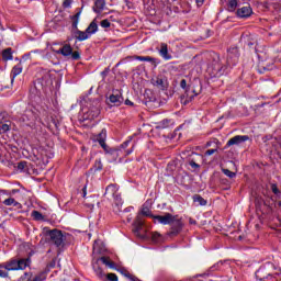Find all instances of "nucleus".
<instances>
[{"instance_id":"obj_1","label":"nucleus","mask_w":281,"mask_h":281,"mask_svg":"<svg viewBox=\"0 0 281 281\" xmlns=\"http://www.w3.org/2000/svg\"><path fill=\"white\" fill-rule=\"evenodd\" d=\"M154 221L155 223H160V225H171V234H179L183 227L179 216H172L170 213L154 216Z\"/></svg>"},{"instance_id":"obj_2","label":"nucleus","mask_w":281,"mask_h":281,"mask_svg":"<svg viewBox=\"0 0 281 281\" xmlns=\"http://www.w3.org/2000/svg\"><path fill=\"white\" fill-rule=\"evenodd\" d=\"M100 100L94 99L88 102V108L82 109L83 120H95L100 115Z\"/></svg>"},{"instance_id":"obj_3","label":"nucleus","mask_w":281,"mask_h":281,"mask_svg":"<svg viewBox=\"0 0 281 281\" xmlns=\"http://www.w3.org/2000/svg\"><path fill=\"white\" fill-rule=\"evenodd\" d=\"M98 32V22L93 20L89 26L86 29V31H76L75 32V38L77 41H87L93 36Z\"/></svg>"},{"instance_id":"obj_4","label":"nucleus","mask_w":281,"mask_h":281,"mask_svg":"<svg viewBox=\"0 0 281 281\" xmlns=\"http://www.w3.org/2000/svg\"><path fill=\"white\" fill-rule=\"evenodd\" d=\"M30 259L11 260L4 263L7 271H19V269H25L30 267Z\"/></svg>"},{"instance_id":"obj_5","label":"nucleus","mask_w":281,"mask_h":281,"mask_svg":"<svg viewBox=\"0 0 281 281\" xmlns=\"http://www.w3.org/2000/svg\"><path fill=\"white\" fill-rule=\"evenodd\" d=\"M48 236L52 243L56 245V247H60V245L65 243V236L63 235V232L59 229L48 231Z\"/></svg>"},{"instance_id":"obj_6","label":"nucleus","mask_w":281,"mask_h":281,"mask_svg":"<svg viewBox=\"0 0 281 281\" xmlns=\"http://www.w3.org/2000/svg\"><path fill=\"white\" fill-rule=\"evenodd\" d=\"M105 196L106 199H114V201H122V198L120 196V193L117 192V186L115 184H109L105 189Z\"/></svg>"},{"instance_id":"obj_7","label":"nucleus","mask_w":281,"mask_h":281,"mask_svg":"<svg viewBox=\"0 0 281 281\" xmlns=\"http://www.w3.org/2000/svg\"><path fill=\"white\" fill-rule=\"evenodd\" d=\"M151 85L154 87H157V89H161V91H166L168 89V79L161 76H155L150 80Z\"/></svg>"},{"instance_id":"obj_8","label":"nucleus","mask_w":281,"mask_h":281,"mask_svg":"<svg viewBox=\"0 0 281 281\" xmlns=\"http://www.w3.org/2000/svg\"><path fill=\"white\" fill-rule=\"evenodd\" d=\"M47 276L45 272H40L37 274H34L32 272H25L22 277V280L24 281H44L46 280Z\"/></svg>"},{"instance_id":"obj_9","label":"nucleus","mask_w":281,"mask_h":281,"mask_svg":"<svg viewBox=\"0 0 281 281\" xmlns=\"http://www.w3.org/2000/svg\"><path fill=\"white\" fill-rule=\"evenodd\" d=\"M122 102H124V99L122 98V94L120 92L110 95L108 99V104H110V106H120Z\"/></svg>"},{"instance_id":"obj_10","label":"nucleus","mask_w":281,"mask_h":281,"mask_svg":"<svg viewBox=\"0 0 281 281\" xmlns=\"http://www.w3.org/2000/svg\"><path fill=\"white\" fill-rule=\"evenodd\" d=\"M248 139H249V136H247V135H244V136L237 135L227 142V146H238V144L248 142Z\"/></svg>"},{"instance_id":"obj_11","label":"nucleus","mask_w":281,"mask_h":281,"mask_svg":"<svg viewBox=\"0 0 281 281\" xmlns=\"http://www.w3.org/2000/svg\"><path fill=\"white\" fill-rule=\"evenodd\" d=\"M158 52H159V55L161 56V58H164L165 60H171L172 59V55H170L168 53V44L161 43L160 48L158 49Z\"/></svg>"},{"instance_id":"obj_12","label":"nucleus","mask_w":281,"mask_h":281,"mask_svg":"<svg viewBox=\"0 0 281 281\" xmlns=\"http://www.w3.org/2000/svg\"><path fill=\"white\" fill-rule=\"evenodd\" d=\"M251 7L249 5L241 7L237 10V16H239L240 19H247L248 16H251Z\"/></svg>"},{"instance_id":"obj_13","label":"nucleus","mask_w":281,"mask_h":281,"mask_svg":"<svg viewBox=\"0 0 281 281\" xmlns=\"http://www.w3.org/2000/svg\"><path fill=\"white\" fill-rule=\"evenodd\" d=\"M142 227H144V220L142 218V215H138L134 222V234L136 236H139Z\"/></svg>"},{"instance_id":"obj_14","label":"nucleus","mask_w":281,"mask_h":281,"mask_svg":"<svg viewBox=\"0 0 281 281\" xmlns=\"http://www.w3.org/2000/svg\"><path fill=\"white\" fill-rule=\"evenodd\" d=\"M94 140L98 142L102 148H104V146H106V143H104L106 142V130H102L101 133L95 136Z\"/></svg>"},{"instance_id":"obj_15","label":"nucleus","mask_w":281,"mask_h":281,"mask_svg":"<svg viewBox=\"0 0 281 281\" xmlns=\"http://www.w3.org/2000/svg\"><path fill=\"white\" fill-rule=\"evenodd\" d=\"M74 50V48H71V45L66 44L64 45L59 50H57V54H61V56L68 57L71 55V52Z\"/></svg>"},{"instance_id":"obj_16","label":"nucleus","mask_w":281,"mask_h":281,"mask_svg":"<svg viewBox=\"0 0 281 281\" xmlns=\"http://www.w3.org/2000/svg\"><path fill=\"white\" fill-rule=\"evenodd\" d=\"M43 58V50H32L31 53L24 56L25 60H34L35 58Z\"/></svg>"},{"instance_id":"obj_17","label":"nucleus","mask_w":281,"mask_h":281,"mask_svg":"<svg viewBox=\"0 0 281 281\" xmlns=\"http://www.w3.org/2000/svg\"><path fill=\"white\" fill-rule=\"evenodd\" d=\"M105 2L104 0H95L93 5V11L97 12V14H100L102 10H104Z\"/></svg>"},{"instance_id":"obj_18","label":"nucleus","mask_w":281,"mask_h":281,"mask_svg":"<svg viewBox=\"0 0 281 281\" xmlns=\"http://www.w3.org/2000/svg\"><path fill=\"white\" fill-rule=\"evenodd\" d=\"M10 121H3L0 119V135L8 133V131H10Z\"/></svg>"},{"instance_id":"obj_19","label":"nucleus","mask_w":281,"mask_h":281,"mask_svg":"<svg viewBox=\"0 0 281 281\" xmlns=\"http://www.w3.org/2000/svg\"><path fill=\"white\" fill-rule=\"evenodd\" d=\"M22 72H23V66L21 64H18L16 66H14L12 68V71H11V74H12V82H14V78L16 76H20V74H22Z\"/></svg>"},{"instance_id":"obj_20","label":"nucleus","mask_w":281,"mask_h":281,"mask_svg":"<svg viewBox=\"0 0 281 281\" xmlns=\"http://www.w3.org/2000/svg\"><path fill=\"white\" fill-rule=\"evenodd\" d=\"M193 202L196 205H207V200L203 199V196L199 194L193 195Z\"/></svg>"},{"instance_id":"obj_21","label":"nucleus","mask_w":281,"mask_h":281,"mask_svg":"<svg viewBox=\"0 0 281 281\" xmlns=\"http://www.w3.org/2000/svg\"><path fill=\"white\" fill-rule=\"evenodd\" d=\"M140 214H142V216H153V215L150 214V203L146 202V203L143 205V207H142V210H140Z\"/></svg>"},{"instance_id":"obj_22","label":"nucleus","mask_w":281,"mask_h":281,"mask_svg":"<svg viewBox=\"0 0 281 281\" xmlns=\"http://www.w3.org/2000/svg\"><path fill=\"white\" fill-rule=\"evenodd\" d=\"M100 260L103 265H105V267H109L110 269L115 268V263L113 261H111V259L109 257H101Z\"/></svg>"},{"instance_id":"obj_23","label":"nucleus","mask_w":281,"mask_h":281,"mask_svg":"<svg viewBox=\"0 0 281 281\" xmlns=\"http://www.w3.org/2000/svg\"><path fill=\"white\" fill-rule=\"evenodd\" d=\"M2 58L3 60H12V48H5L3 52H2Z\"/></svg>"},{"instance_id":"obj_24","label":"nucleus","mask_w":281,"mask_h":281,"mask_svg":"<svg viewBox=\"0 0 281 281\" xmlns=\"http://www.w3.org/2000/svg\"><path fill=\"white\" fill-rule=\"evenodd\" d=\"M3 205H7V206L13 205V207H16V205H20V204L16 200H14V198H9L3 201Z\"/></svg>"},{"instance_id":"obj_25","label":"nucleus","mask_w":281,"mask_h":281,"mask_svg":"<svg viewBox=\"0 0 281 281\" xmlns=\"http://www.w3.org/2000/svg\"><path fill=\"white\" fill-rule=\"evenodd\" d=\"M196 92L194 91L193 88H189L184 93V98H187L188 101L192 100V98H194Z\"/></svg>"},{"instance_id":"obj_26","label":"nucleus","mask_w":281,"mask_h":281,"mask_svg":"<svg viewBox=\"0 0 281 281\" xmlns=\"http://www.w3.org/2000/svg\"><path fill=\"white\" fill-rule=\"evenodd\" d=\"M131 59H135V60H142V61H145V63H153V57H144V56H134V57H130Z\"/></svg>"},{"instance_id":"obj_27","label":"nucleus","mask_w":281,"mask_h":281,"mask_svg":"<svg viewBox=\"0 0 281 281\" xmlns=\"http://www.w3.org/2000/svg\"><path fill=\"white\" fill-rule=\"evenodd\" d=\"M32 216L35 221H43V218H45L43 214H41V212L38 211H33Z\"/></svg>"},{"instance_id":"obj_28","label":"nucleus","mask_w":281,"mask_h":281,"mask_svg":"<svg viewBox=\"0 0 281 281\" xmlns=\"http://www.w3.org/2000/svg\"><path fill=\"white\" fill-rule=\"evenodd\" d=\"M222 172L229 179H234V177H236V173L231 171L229 169H222Z\"/></svg>"},{"instance_id":"obj_29","label":"nucleus","mask_w":281,"mask_h":281,"mask_svg":"<svg viewBox=\"0 0 281 281\" xmlns=\"http://www.w3.org/2000/svg\"><path fill=\"white\" fill-rule=\"evenodd\" d=\"M8 271L4 263L0 266V278H8Z\"/></svg>"},{"instance_id":"obj_30","label":"nucleus","mask_w":281,"mask_h":281,"mask_svg":"<svg viewBox=\"0 0 281 281\" xmlns=\"http://www.w3.org/2000/svg\"><path fill=\"white\" fill-rule=\"evenodd\" d=\"M236 5H238L236 0H228V10H231V12L236 10Z\"/></svg>"},{"instance_id":"obj_31","label":"nucleus","mask_w":281,"mask_h":281,"mask_svg":"<svg viewBox=\"0 0 281 281\" xmlns=\"http://www.w3.org/2000/svg\"><path fill=\"white\" fill-rule=\"evenodd\" d=\"M71 59L72 60H78V59H80V53H78V52H74V50H71Z\"/></svg>"},{"instance_id":"obj_32","label":"nucleus","mask_w":281,"mask_h":281,"mask_svg":"<svg viewBox=\"0 0 281 281\" xmlns=\"http://www.w3.org/2000/svg\"><path fill=\"white\" fill-rule=\"evenodd\" d=\"M106 278L110 281H117V274L115 273H108Z\"/></svg>"},{"instance_id":"obj_33","label":"nucleus","mask_w":281,"mask_h":281,"mask_svg":"<svg viewBox=\"0 0 281 281\" xmlns=\"http://www.w3.org/2000/svg\"><path fill=\"white\" fill-rule=\"evenodd\" d=\"M78 19H80V12H78L77 14H75V21L72 23L74 27H78Z\"/></svg>"},{"instance_id":"obj_34","label":"nucleus","mask_w":281,"mask_h":281,"mask_svg":"<svg viewBox=\"0 0 281 281\" xmlns=\"http://www.w3.org/2000/svg\"><path fill=\"white\" fill-rule=\"evenodd\" d=\"M101 27H111V22L109 20L101 21Z\"/></svg>"},{"instance_id":"obj_35","label":"nucleus","mask_w":281,"mask_h":281,"mask_svg":"<svg viewBox=\"0 0 281 281\" xmlns=\"http://www.w3.org/2000/svg\"><path fill=\"white\" fill-rule=\"evenodd\" d=\"M25 166H27V162L21 161L20 164H18V170H25Z\"/></svg>"},{"instance_id":"obj_36","label":"nucleus","mask_w":281,"mask_h":281,"mask_svg":"<svg viewBox=\"0 0 281 281\" xmlns=\"http://www.w3.org/2000/svg\"><path fill=\"white\" fill-rule=\"evenodd\" d=\"M271 190H272L273 194H280V190L278 189L277 184H271Z\"/></svg>"},{"instance_id":"obj_37","label":"nucleus","mask_w":281,"mask_h":281,"mask_svg":"<svg viewBox=\"0 0 281 281\" xmlns=\"http://www.w3.org/2000/svg\"><path fill=\"white\" fill-rule=\"evenodd\" d=\"M71 5V0H64V8H69Z\"/></svg>"},{"instance_id":"obj_38","label":"nucleus","mask_w":281,"mask_h":281,"mask_svg":"<svg viewBox=\"0 0 281 281\" xmlns=\"http://www.w3.org/2000/svg\"><path fill=\"white\" fill-rule=\"evenodd\" d=\"M180 86H181L182 89H186V87H187V81H186V79H182V80H181Z\"/></svg>"},{"instance_id":"obj_39","label":"nucleus","mask_w":281,"mask_h":281,"mask_svg":"<svg viewBox=\"0 0 281 281\" xmlns=\"http://www.w3.org/2000/svg\"><path fill=\"white\" fill-rule=\"evenodd\" d=\"M214 153H216V149L206 150V155H209V156L214 155Z\"/></svg>"},{"instance_id":"obj_40","label":"nucleus","mask_w":281,"mask_h":281,"mask_svg":"<svg viewBox=\"0 0 281 281\" xmlns=\"http://www.w3.org/2000/svg\"><path fill=\"white\" fill-rule=\"evenodd\" d=\"M189 165L191 166V168H199V165L194 161H190Z\"/></svg>"},{"instance_id":"obj_41","label":"nucleus","mask_w":281,"mask_h":281,"mask_svg":"<svg viewBox=\"0 0 281 281\" xmlns=\"http://www.w3.org/2000/svg\"><path fill=\"white\" fill-rule=\"evenodd\" d=\"M126 106H133V102L131 100H125Z\"/></svg>"},{"instance_id":"obj_42","label":"nucleus","mask_w":281,"mask_h":281,"mask_svg":"<svg viewBox=\"0 0 281 281\" xmlns=\"http://www.w3.org/2000/svg\"><path fill=\"white\" fill-rule=\"evenodd\" d=\"M159 236H160L159 233H155V234L153 235V239H154V240H157V238H159Z\"/></svg>"},{"instance_id":"obj_43","label":"nucleus","mask_w":281,"mask_h":281,"mask_svg":"<svg viewBox=\"0 0 281 281\" xmlns=\"http://www.w3.org/2000/svg\"><path fill=\"white\" fill-rule=\"evenodd\" d=\"M198 5H203L205 0H195Z\"/></svg>"},{"instance_id":"obj_44","label":"nucleus","mask_w":281,"mask_h":281,"mask_svg":"<svg viewBox=\"0 0 281 281\" xmlns=\"http://www.w3.org/2000/svg\"><path fill=\"white\" fill-rule=\"evenodd\" d=\"M16 192H19V190L13 189V190L11 191V194H16Z\"/></svg>"},{"instance_id":"obj_45","label":"nucleus","mask_w":281,"mask_h":281,"mask_svg":"<svg viewBox=\"0 0 281 281\" xmlns=\"http://www.w3.org/2000/svg\"><path fill=\"white\" fill-rule=\"evenodd\" d=\"M83 195H87V187L83 188Z\"/></svg>"},{"instance_id":"obj_46","label":"nucleus","mask_w":281,"mask_h":281,"mask_svg":"<svg viewBox=\"0 0 281 281\" xmlns=\"http://www.w3.org/2000/svg\"><path fill=\"white\" fill-rule=\"evenodd\" d=\"M123 146H124V148H126V146H128V142H125V143L123 144Z\"/></svg>"},{"instance_id":"obj_47","label":"nucleus","mask_w":281,"mask_h":281,"mask_svg":"<svg viewBox=\"0 0 281 281\" xmlns=\"http://www.w3.org/2000/svg\"><path fill=\"white\" fill-rule=\"evenodd\" d=\"M112 155H117V150H114V151L112 153Z\"/></svg>"},{"instance_id":"obj_48","label":"nucleus","mask_w":281,"mask_h":281,"mask_svg":"<svg viewBox=\"0 0 281 281\" xmlns=\"http://www.w3.org/2000/svg\"><path fill=\"white\" fill-rule=\"evenodd\" d=\"M95 245H98V241L94 243L93 249H95Z\"/></svg>"},{"instance_id":"obj_49","label":"nucleus","mask_w":281,"mask_h":281,"mask_svg":"<svg viewBox=\"0 0 281 281\" xmlns=\"http://www.w3.org/2000/svg\"><path fill=\"white\" fill-rule=\"evenodd\" d=\"M99 274L102 276V270H99Z\"/></svg>"},{"instance_id":"obj_50","label":"nucleus","mask_w":281,"mask_h":281,"mask_svg":"<svg viewBox=\"0 0 281 281\" xmlns=\"http://www.w3.org/2000/svg\"><path fill=\"white\" fill-rule=\"evenodd\" d=\"M278 204H279V206L281 207V201H280Z\"/></svg>"},{"instance_id":"obj_51","label":"nucleus","mask_w":281,"mask_h":281,"mask_svg":"<svg viewBox=\"0 0 281 281\" xmlns=\"http://www.w3.org/2000/svg\"><path fill=\"white\" fill-rule=\"evenodd\" d=\"M248 45H254V43H249Z\"/></svg>"}]
</instances>
